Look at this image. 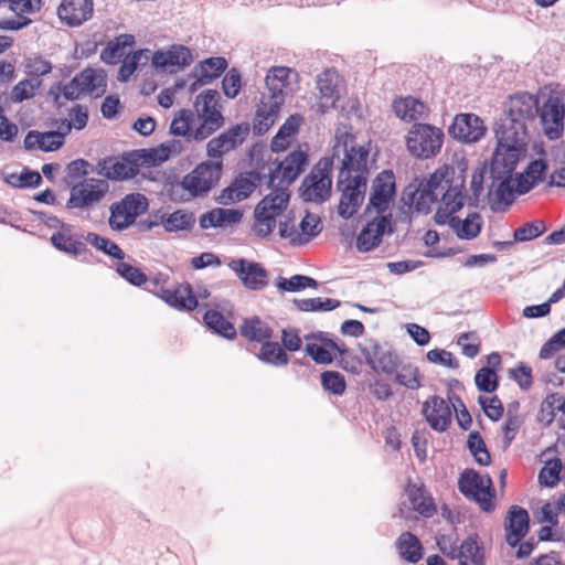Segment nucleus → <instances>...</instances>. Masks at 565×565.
Segmentation results:
<instances>
[{
	"instance_id": "obj_18",
	"label": "nucleus",
	"mask_w": 565,
	"mask_h": 565,
	"mask_svg": "<svg viewBox=\"0 0 565 565\" xmlns=\"http://www.w3.org/2000/svg\"><path fill=\"white\" fill-rule=\"evenodd\" d=\"M265 83L269 93L267 96L276 100L280 98L285 104L286 96L297 88L299 74L287 66H273L267 72Z\"/></svg>"
},
{
	"instance_id": "obj_40",
	"label": "nucleus",
	"mask_w": 565,
	"mask_h": 565,
	"mask_svg": "<svg viewBox=\"0 0 565 565\" xmlns=\"http://www.w3.org/2000/svg\"><path fill=\"white\" fill-rule=\"evenodd\" d=\"M136 39L132 34H120L113 41L108 42L105 50L102 52V60L107 64H115L122 57H126L128 51L135 45Z\"/></svg>"
},
{
	"instance_id": "obj_60",
	"label": "nucleus",
	"mask_w": 565,
	"mask_h": 565,
	"mask_svg": "<svg viewBox=\"0 0 565 565\" xmlns=\"http://www.w3.org/2000/svg\"><path fill=\"white\" fill-rule=\"evenodd\" d=\"M562 462L559 459H552L545 462L539 473V482L543 487L553 488L559 480L562 471Z\"/></svg>"
},
{
	"instance_id": "obj_14",
	"label": "nucleus",
	"mask_w": 565,
	"mask_h": 565,
	"mask_svg": "<svg viewBox=\"0 0 565 565\" xmlns=\"http://www.w3.org/2000/svg\"><path fill=\"white\" fill-rule=\"evenodd\" d=\"M109 185L106 180L88 178L74 184L66 202L67 209H88L98 204L108 193Z\"/></svg>"
},
{
	"instance_id": "obj_17",
	"label": "nucleus",
	"mask_w": 565,
	"mask_h": 565,
	"mask_svg": "<svg viewBox=\"0 0 565 565\" xmlns=\"http://www.w3.org/2000/svg\"><path fill=\"white\" fill-rule=\"evenodd\" d=\"M395 196V177L390 170H384L373 180L369 211H376L377 215H390V207Z\"/></svg>"
},
{
	"instance_id": "obj_35",
	"label": "nucleus",
	"mask_w": 565,
	"mask_h": 565,
	"mask_svg": "<svg viewBox=\"0 0 565 565\" xmlns=\"http://www.w3.org/2000/svg\"><path fill=\"white\" fill-rule=\"evenodd\" d=\"M302 122V116L298 114L290 115L274 136L271 150L274 152L285 151L297 136Z\"/></svg>"
},
{
	"instance_id": "obj_15",
	"label": "nucleus",
	"mask_w": 565,
	"mask_h": 565,
	"mask_svg": "<svg viewBox=\"0 0 565 565\" xmlns=\"http://www.w3.org/2000/svg\"><path fill=\"white\" fill-rule=\"evenodd\" d=\"M193 61L192 52L181 44H173L168 47L150 53L151 66L162 73L177 74L188 67Z\"/></svg>"
},
{
	"instance_id": "obj_37",
	"label": "nucleus",
	"mask_w": 565,
	"mask_h": 565,
	"mask_svg": "<svg viewBox=\"0 0 565 565\" xmlns=\"http://www.w3.org/2000/svg\"><path fill=\"white\" fill-rule=\"evenodd\" d=\"M51 242L58 250L74 256L83 254L86 249L85 243L75 237L73 227L66 224L61 225L51 236Z\"/></svg>"
},
{
	"instance_id": "obj_54",
	"label": "nucleus",
	"mask_w": 565,
	"mask_h": 565,
	"mask_svg": "<svg viewBox=\"0 0 565 565\" xmlns=\"http://www.w3.org/2000/svg\"><path fill=\"white\" fill-rule=\"evenodd\" d=\"M104 170L106 177L114 180L131 179L137 173L136 164L124 158L106 162Z\"/></svg>"
},
{
	"instance_id": "obj_16",
	"label": "nucleus",
	"mask_w": 565,
	"mask_h": 565,
	"mask_svg": "<svg viewBox=\"0 0 565 565\" xmlns=\"http://www.w3.org/2000/svg\"><path fill=\"white\" fill-rule=\"evenodd\" d=\"M366 179L361 177H339L338 188L341 191V198L338 206V213L344 218L353 216L361 206L365 191Z\"/></svg>"
},
{
	"instance_id": "obj_27",
	"label": "nucleus",
	"mask_w": 565,
	"mask_h": 565,
	"mask_svg": "<svg viewBox=\"0 0 565 565\" xmlns=\"http://www.w3.org/2000/svg\"><path fill=\"white\" fill-rule=\"evenodd\" d=\"M248 134V128L236 125L218 137L211 139L206 145V153L210 158H221L223 154L241 145Z\"/></svg>"
},
{
	"instance_id": "obj_11",
	"label": "nucleus",
	"mask_w": 565,
	"mask_h": 565,
	"mask_svg": "<svg viewBox=\"0 0 565 565\" xmlns=\"http://www.w3.org/2000/svg\"><path fill=\"white\" fill-rule=\"evenodd\" d=\"M459 489L463 495L473 499L483 511L490 512L494 509V491L489 476L466 470L459 479Z\"/></svg>"
},
{
	"instance_id": "obj_24",
	"label": "nucleus",
	"mask_w": 565,
	"mask_h": 565,
	"mask_svg": "<svg viewBox=\"0 0 565 565\" xmlns=\"http://www.w3.org/2000/svg\"><path fill=\"white\" fill-rule=\"evenodd\" d=\"M243 220V211L239 209L215 207L203 213L199 218L202 230L227 231L238 225Z\"/></svg>"
},
{
	"instance_id": "obj_8",
	"label": "nucleus",
	"mask_w": 565,
	"mask_h": 565,
	"mask_svg": "<svg viewBox=\"0 0 565 565\" xmlns=\"http://www.w3.org/2000/svg\"><path fill=\"white\" fill-rule=\"evenodd\" d=\"M332 159L322 158L303 179L300 196L307 202H323L331 192Z\"/></svg>"
},
{
	"instance_id": "obj_36",
	"label": "nucleus",
	"mask_w": 565,
	"mask_h": 565,
	"mask_svg": "<svg viewBox=\"0 0 565 565\" xmlns=\"http://www.w3.org/2000/svg\"><path fill=\"white\" fill-rule=\"evenodd\" d=\"M158 296L169 306L179 310H193L198 306L189 285H181L174 289L162 288Z\"/></svg>"
},
{
	"instance_id": "obj_25",
	"label": "nucleus",
	"mask_w": 565,
	"mask_h": 565,
	"mask_svg": "<svg viewBox=\"0 0 565 565\" xmlns=\"http://www.w3.org/2000/svg\"><path fill=\"white\" fill-rule=\"evenodd\" d=\"M282 106L284 103H281L280 98L276 100L263 95L255 109L253 119L254 132L257 135L266 134L276 124Z\"/></svg>"
},
{
	"instance_id": "obj_32",
	"label": "nucleus",
	"mask_w": 565,
	"mask_h": 565,
	"mask_svg": "<svg viewBox=\"0 0 565 565\" xmlns=\"http://www.w3.org/2000/svg\"><path fill=\"white\" fill-rule=\"evenodd\" d=\"M546 166L543 160H534L529 163L523 173L512 179L513 196L524 194L534 188L541 180Z\"/></svg>"
},
{
	"instance_id": "obj_1",
	"label": "nucleus",
	"mask_w": 565,
	"mask_h": 565,
	"mask_svg": "<svg viewBox=\"0 0 565 565\" xmlns=\"http://www.w3.org/2000/svg\"><path fill=\"white\" fill-rule=\"evenodd\" d=\"M440 196L435 221L445 225V221L460 211L466 202L465 184L455 177L449 166H441L428 177L423 178L411 193V202L419 212H428Z\"/></svg>"
},
{
	"instance_id": "obj_38",
	"label": "nucleus",
	"mask_w": 565,
	"mask_h": 565,
	"mask_svg": "<svg viewBox=\"0 0 565 565\" xmlns=\"http://www.w3.org/2000/svg\"><path fill=\"white\" fill-rule=\"evenodd\" d=\"M82 85L85 95L102 96L107 87L106 73L100 68H85L76 75V83Z\"/></svg>"
},
{
	"instance_id": "obj_43",
	"label": "nucleus",
	"mask_w": 565,
	"mask_h": 565,
	"mask_svg": "<svg viewBox=\"0 0 565 565\" xmlns=\"http://www.w3.org/2000/svg\"><path fill=\"white\" fill-rule=\"evenodd\" d=\"M406 493L413 509L423 516L429 518L436 512L431 497L422 487L408 484Z\"/></svg>"
},
{
	"instance_id": "obj_52",
	"label": "nucleus",
	"mask_w": 565,
	"mask_h": 565,
	"mask_svg": "<svg viewBox=\"0 0 565 565\" xmlns=\"http://www.w3.org/2000/svg\"><path fill=\"white\" fill-rule=\"evenodd\" d=\"M258 359L266 364L279 367L285 366L289 362L288 354L277 342H270L269 340L262 344L258 353Z\"/></svg>"
},
{
	"instance_id": "obj_22",
	"label": "nucleus",
	"mask_w": 565,
	"mask_h": 565,
	"mask_svg": "<svg viewBox=\"0 0 565 565\" xmlns=\"http://www.w3.org/2000/svg\"><path fill=\"white\" fill-rule=\"evenodd\" d=\"M228 267L238 276L247 289L260 290L267 285V271L258 263L238 258L232 259Z\"/></svg>"
},
{
	"instance_id": "obj_39",
	"label": "nucleus",
	"mask_w": 565,
	"mask_h": 565,
	"mask_svg": "<svg viewBox=\"0 0 565 565\" xmlns=\"http://www.w3.org/2000/svg\"><path fill=\"white\" fill-rule=\"evenodd\" d=\"M367 363L377 373L393 374L398 366L397 356L382 345H374L367 355Z\"/></svg>"
},
{
	"instance_id": "obj_53",
	"label": "nucleus",
	"mask_w": 565,
	"mask_h": 565,
	"mask_svg": "<svg viewBox=\"0 0 565 565\" xmlns=\"http://www.w3.org/2000/svg\"><path fill=\"white\" fill-rule=\"evenodd\" d=\"M242 334L252 341L264 343L271 338V329L259 318H252L244 321L241 327Z\"/></svg>"
},
{
	"instance_id": "obj_6",
	"label": "nucleus",
	"mask_w": 565,
	"mask_h": 565,
	"mask_svg": "<svg viewBox=\"0 0 565 565\" xmlns=\"http://www.w3.org/2000/svg\"><path fill=\"white\" fill-rule=\"evenodd\" d=\"M404 141L412 157L427 160L440 153L445 134L441 128L430 124H414L406 132Z\"/></svg>"
},
{
	"instance_id": "obj_2",
	"label": "nucleus",
	"mask_w": 565,
	"mask_h": 565,
	"mask_svg": "<svg viewBox=\"0 0 565 565\" xmlns=\"http://www.w3.org/2000/svg\"><path fill=\"white\" fill-rule=\"evenodd\" d=\"M497 145L490 161V173L493 179L489 195L500 203L513 201L512 173L527 152L529 138L514 136L493 129Z\"/></svg>"
},
{
	"instance_id": "obj_44",
	"label": "nucleus",
	"mask_w": 565,
	"mask_h": 565,
	"mask_svg": "<svg viewBox=\"0 0 565 565\" xmlns=\"http://www.w3.org/2000/svg\"><path fill=\"white\" fill-rule=\"evenodd\" d=\"M194 216L186 210H177L170 214L160 216V225L169 232L177 233L181 231H190L194 225Z\"/></svg>"
},
{
	"instance_id": "obj_58",
	"label": "nucleus",
	"mask_w": 565,
	"mask_h": 565,
	"mask_svg": "<svg viewBox=\"0 0 565 565\" xmlns=\"http://www.w3.org/2000/svg\"><path fill=\"white\" fill-rule=\"evenodd\" d=\"M85 241L96 247L97 249L104 252L105 254L116 258V259H124V252L122 249L114 242L109 241L106 237L99 236L95 233H88L85 236Z\"/></svg>"
},
{
	"instance_id": "obj_55",
	"label": "nucleus",
	"mask_w": 565,
	"mask_h": 565,
	"mask_svg": "<svg viewBox=\"0 0 565 565\" xmlns=\"http://www.w3.org/2000/svg\"><path fill=\"white\" fill-rule=\"evenodd\" d=\"M204 321L210 329L226 339H233L236 335L234 326L217 311H207Z\"/></svg>"
},
{
	"instance_id": "obj_26",
	"label": "nucleus",
	"mask_w": 565,
	"mask_h": 565,
	"mask_svg": "<svg viewBox=\"0 0 565 565\" xmlns=\"http://www.w3.org/2000/svg\"><path fill=\"white\" fill-rule=\"evenodd\" d=\"M306 353L319 364H330L338 354H343L347 350L342 349L333 340L321 334L306 337Z\"/></svg>"
},
{
	"instance_id": "obj_61",
	"label": "nucleus",
	"mask_w": 565,
	"mask_h": 565,
	"mask_svg": "<svg viewBox=\"0 0 565 565\" xmlns=\"http://www.w3.org/2000/svg\"><path fill=\"white\" fill-rule=\"evenodd\" d=\"M301 311H331L339 307L340 302L331 298H308L296 301Z\"/></svg>"
},
{
	"instance_id": "obj_7",
	"label": "nucleus",
	"mask_w": 565,
	"mask_h": 565,
	"mask_svg": "<svg viewBox=\"0 0 565 565\" xmlns=\"http://www.w3.org/2000/svg\"><path fill=\"white\" fill-rule=\"evenodd\" d=\"M198 126L194 128L193 140H204L224 125L218 93L206 89L200 93L194 102Z\"/></svg>"
},
{
	"instance_id": "obj_41",
	"label": "nucleus",
	"mask_w": 565,
	"mask_h": 565,
	"mask_svg": "<svg viewBox=\"0 0 565 565\" xmlns=\"http://www.w3.org/2000/svg\"><path fill=\"white\" fill-rule=\"evenodd\" d=\"M1 175L8 185L19 189L34 188L42 181L39 172L28 169L18 170L7 167L2 170Z\"/></svg>"
},
{
	"instance_id": "obj_29",
	"label": "nucleus",
	"mask_w": 565,
	"mask_h": 565,
	"mask_svg": "<svg viewBox=\"0 0 565 565\" xmlns=\"http://www.w3.org/2000/svg\"><path fill=\"white\" fill-rule=\"evenodd\" d=\"M60 19L71 26L81 25L93 14L92 0H63L57 9Z\"/></svg>"
},
{
	"instance_id": "obj_23",
	"label": "nucleus",
	"mask_w": 565,
	"mask_h": 565,
	"mask_svg": "<svg viewBox=\"0 0 565 565\" xmlns=\"http://www.w3.org/2000/svg\"><path fill=\"white\" fill-rule=\"evenodd\" d=\"M390 215H376L360 232L356 238V248L366 253L382 242L383 235L391 232Z\"/></svg>"
},
{
	"instance_id": "obj_57",
	"label": "nucleus",
	"mask_w": 565,
	"mask_h": 565,
	"mask_svg": "<svg viewBox=\"0 0 565 565\" xmlns=\"http://www.w3.org/2000/svg\"><path fill=\"white\" fill-rule=\"evenodd\" d=\"M562 395L553 393L547 395L541 404L540 418L546 424H551L554 419L558 420L561 416Z\"/></svg>"
},
{
	"instance_id": "obj_59",
	"label": "nucleus",
	"mask_w": 565,
	"mask_h": 565,
	"mask_svg": "<svg viewBox=\"0 0 565 565\" xmlns=\"http://www.w3.org/2000/svg\"><path fill=\"white\" fill-rule=\"evenodd\" d=\"M468 448L473 456L475 460L481 466H489L491 462V456L487 449V446L479 435V433H471L468 437Z\"/></svg>"
},
{
	"instance_id": "obj_12",
	"label": "nucleus",
	"mask_w": 565,
	"mask_h": 565,
	"mask_svg": "<svg viewBox=\"0 0 565 565\" xmlns=\"http://www.w3.org/2000/svg\"><path fill=\"white\" fill-rule=\"evenodd\" d=\"M221 173V162H202L183 177L181 186L192 198L203 196L217 183Z\"/></svg>"
},
{
	"instance_id": "obj_20",
	"label": "nucleus",
	"mask_w": 565,
	"mask_h": 565,
	"mask_svg": "<svg viewBox=\"0 0 565 565\" xmlns=\"http://www.w3.org/2000/svg\"><path fill=\"white\" fill-rule=\"evenodd\" d=\"M487 132L483 120L476 114L462 113L455 116L449 128L450 136L463 143H476Z\"/></svg>"
},
{
	"instance_id": "obj_5",
	"label": "nucleus",
	"mask_w": 565,
	"mask_h": 565,
	"mask_svg": "<svg viewBox=\"0 0 565 565\" xmlns=\"http://www.w3.org/2000/svg\"><path fill=\"white\" fill-rule=\"evenodd\" d=\"M539 110L536 97L529 93H520L510 97L504 114L495 125V129L527 137V124Z\"/></svg>"
},
{
	"instance_id": "obj_48",
	"label": "nucleus",
	"mask_w": 565,
	"mask_h": 565,
	"mask_svg": "<svg viewBox=\"0 0 565 565\" xmlns=\"http://www.w3.org/2000/svg\"><path fill=\"white\" fill-rule=\"evenodd\" d=\"M397 550L401 556L411 563H416L423 557V547L419 540L409 532L399 535Z\"/></svg>"
},
{
	"instance_id": "obj_30",
	"label": "nucleus",
	"mask_w": 565,
	"mask_h": 565,
	"mask_svg": "<svg viewBox=\"0 0 565 565\" xmlns=\"http://www.w3.org/2000/svg\"><path fill=\"white\" fill-rule=\"evenodd\" d=\"M392 110L398 119L405 122L418 121L425 119L428 115L427 105L412 96L394 99Z\"/></svg>"
},
{
	"instance_id": "obj_49",
	"label": "nucleus",
	"mask_w": 565,
	"mask_h": 565,
	"mask_svg": "<svg viewBox=\"0 0 565 565\" xmlns=\"http://www.w3.org/2000/svg\"><path fill=\"white\" fill-rule=\"evenodd\" d=\"M88 121L87 107L74 105L67 111V117L57 125L58 129L66 136L72 129L82 130Z\"/></svg>"
},
{
	"instance_id": "obj_4",
	"label": "nucleus",
	"mask_w": 565,
	"mask_h": 565,
	"mask_svg": "<svg viewBox=\"0 0 565 565\" xmlns=\"http://www.w3.org/2000/svg\"><path fill=\"white\" fill-rule=\"evenodd\" d=\"M371 149L370 140L358 141L352 126L338 124L331 141V159L341 163L339 177L367 180Z\"/></svg>"
},
{
	"instance_id": "obj_62",
	"label": "nucleus",
	"mask_w": 565,
	"mask_h": 565,
	"mask_svg": "<svg viewBox=\"0 0 565 565\" xmlns=\"http://www.w3.org/2000/svg\"><path fill=\"white\" fill-rule=\"evenodd\" d=\"M317 281L308 276L295 275L290 278H279L277 287L281 290L294 292L306 288H316Z\"/></svg>"
},
{
	"instance_id": "obj_34",
	"label": "nucleus",
	"mask_w": 565,
	"mask_h": 565,
	"mask_svg": "<svg viewBox=\"0 0 565 565\" xmlns=\"http://www.w3.org/2000/svg\"><path fill=\"white\" fill-rule=\"evenodd\" d=\"M482 217L478 213L468 214L465 218L452 215L445 221L460 239H472L477 237L482 228Z\"/></svg>"
},
{
	"instance_id": "obj_31",
	"label": "nucleus",
	"mask_w": 565,
	"mask_h": 565,
	"mask_svg": "<svg viewBox=\"0 0 565 565\" xmlns=\"http://www.w3.org/2000/svg\"><path fill=\"white\" fill-rule=\"evenodd\" d=\"M529 530V514L520 507H512L507 520V542L514 547Z\"/></svg>"
},
{
	"instance_id": "obj_28",
	"label": "nucleus",
	"mask_w": 565,
	"mask_h": 565,
	"mask_svg": "<svg viewBox=\"0 0 565 565\" xmlns=\"http://www.w3.org/2000/svg\"><path fill=\"white\" fill-rule=\"evenodd\" d=\"M422 412L429 426L436 431H445L451 423V409L439 396H433L424 402Z\"/></svg>"
},
{
	"instance_id": "obj_10",
	"label": "nucleus",
	"mask_w": 565,
	"mask_h": 565,
	"mask_svg": "<svg viewBox=\"0 0 565 565\" xmlns=\"http://www.w3.org/2000/svg\"><path fill=\"white\" fill-rule=\"evenodd\" d=\"M316 87L318 95L312 109L317 114L322 115L338 107L344 92V82L335 70L329 68L320 73L316 78Z\"/></svg>"
},
{
	"instance_id": "obj_50",
	"label": "nucleus",
	"mask_w": 565,
	"mask_h": 565,
	"mask_svg": "<svg viewBox=\"0 0 565 565\" xmlns=\"http://www.w3.org/2000/svg\"><path fill=\"white\" fill-rule=\"evenodd\" d=\"M194 115L190 109H181L177 111L170 125V132L173 136L188 137L193 139Z\"/></svg>"
},
{
	"instance_id": "obj_13",
	"label": "nucleus",
	"mask_w": 565,
	"mask_h": 565,
	"mask_svg": "<svg viewBox=\"0 0 565 565\" xmlns=\"http://www.w3.org/2000/svg\"><path fill=\"white\" fill-rule=\"evenodd\" d=\"M565 90L552 92L540 110V119L545 136L558 139L564 131Z\"/></svg>"
},
{
	"instance_id": "obj_33",
	"label": "nucleus",
	"mask_w": 565,
	"mask_h": 565,
	"mask_svg": "<svg viewBox=\"0 0 565 565\" xmlns=\"http://www.w3.org/2000/svg\"><path fill=\"white\" fill-rule=\"evenodd\" d=\"M64 138L58 128L49 132L30 131L24 138V147L28 150L55 151L64 143Z\"/></svg>"
},
{
	"instance_id": "obj_3",
	"label": "nucleus",
	"mask_w": 565,
	"mask_h": 565,
	"mask_svg": "<svg viewBox=\"0 0 565 565\" xmlns=\"http://www.w3.org/2000/svg\"><path fill=\"white\" fill-rule=\"evenodd\" d=\"M290 192L284 186L271 189L255 206L253 211L252 233L266 241L276 237L284 241L282 230L288 225Z\"/></svg>"
},
{
	"instance_id": "obj_9",
	"label": "nucleus",
	"mask_w": 565,
	"mask_h": 565,
	"mask_svg": "<svg viewBox=\"0 0 565 565\" xmlns=\"http://www.w3.org/2000/svg\"><path fill=\"white\" fill-rule=\"evenodd\" d=\"M149 207L148 199L141 193H130L120 201L110 205V216L108 220L113 231L121 232L130 227L139 215L147 212Z\"/></svg>"
},
{
	"instance_id": "obj_56",
	"label": "nucleus",
	"mask_w": 565,
	"mask_h": 565,
	"mask_svg": "<svg viewBox=\"0 0 565 565\" xmlns=\"http://www.w3.org/2000/svg\"><path fill=\"white\" fill-rule=\"evenodd\" d=\"M396 382L408 390H418L422 386V375L418 367L407 364L396 371Z\"/></svg>"
},
{
	"instance_id": "obj_51",
	"label": "nucleus",
	"mask_w": 565,
	"mask_h": 565,
	"mask_svg": "<svg viewBox=\"0 0 565 565\" xmlns=\"http://www.w3.org/2000/svg\"><path fill=\"white\" fill-rule=\"evenodd\" d=\"M226 68V61L223 57H210L195 67V74L200 82L207 84L218 77Z\"/></svg>"
},
{
	"instance_id": "obj_46",
	"label": "nucleus",
	"mask_w": 565,
	"mask_h": 565,
	"mask_svg": "<svg viewBox=\"0 0 565 565\" xmlns=\"http://www.w3.org/2000/svg\"><path fill=\"white\" fill-rule=\"evenodd\" d=\"M459 565H484V556L477 537H468L459 546L456 556Z\"/></svg>"
},
{
	"instance_id": "obj_42",
	"label": "nucleus",
	"mask_w": 565,
	"mask_h": 565,
	"mask_svg": "<svg viewBox=\"0 0 565 565\" xmlns=\"http://www.w3.org/2000/svg\"><path fill=\"white\" fill-rule=\"evenodd\" d=\"M255 190V183L248 178H238L218 195L223 205L233 204L247 199Z\"/></svg>"
},
{
	"instance_id": "obj_63",
	"label": "nucleus",
	"mask_w": 565,
	"mask_h": 565,
	"mask_svg": "<svg viewBox=\"0 0 565 565\" xmlns=\"http://www.w3.org/2000/svg\"><path fill=\"white\" fill-rule=\"evenodd\" d=\"M39 85L40 83H35L33 79L20 81L11 90V100L14 103H21L25 99L32 98L35 95Z\"/></svg>"
},
{
	"instance_id": "obj_19",
	"label": "nucleus",
	"mask_w": 565,
	"mask_h": 565,
	"mask_svg": "<svg viewBox=\"0 0 565 565\" xmlns=\"http://www.w3.org/2000/svg\"><path fill=\"white\" fill-rule=\"evenodd\" d=\"M322 230L321 220L318 215L307 213L298 225L290 215L288 225L282 230L284 241L292 246H302L318 236Z\"/></svg>"
},
{
	"instance_id": "obj_64",
	"label": "nucleus",
	"mask_w": 565,
	"mask_h": 565,
	"mask_svg": "<svg viewBox=\"0 0 565 565\" xmlns=\"http://www.w3.org/2000/svg\"><path fill=\"white\" fill-rule=\"evenodd\" d=\"M322 386L326 391L342 395L345 391L344 377L339 372L327 371L321 374Z\"/></svg>"
},
{
	"instance_id": "obj_47",
	"label": "nucleus",
	"mask_w": 565,
	"mask_h": 565,
	"mask_svg": "<svg viewBox=\"0 0 565 565\" xmlns=\"http://www.w3.org/2000/svg\"><path fill=\"white\" fill-rule=\"evenodd\" d=\"M150 61V50L143 49L127 55L118 71V81L128 82L138 70L139 65H146Z\"/></svg>"
},
{
	"instance_id": "obj_45",
	"label": "nucleus",
	"mask_w": 565,
	"mask_h": 565,
	"mask_svg": "<svg viewBox=\"0 0 565 565\" xmlns=\"http://www.w3.org/2000/svg\"><path fill=\"white\" fill-rule=\"evenodd\" d=\"M182 151V141L170 139L158 147L145 150V158L152 164H159L169 160L171 157L180 154Z\"/></svg>"
},
{
	"instance_id": "obj_21",
	"label": "nucleus",
	"mask_w": 565,
	"mask_h": 565,
	"mask_svg": "<svg viewBox=\"0 0 565 565\" xmlns=\"http://www.w3.org/2000/svg\"><path fill=\"white\" fill-rule=\"evenodd\" d=\"M307 153L300 149L289 153L285 160L273 171L270 177V184L274 186H288L299 177L307 164Z\"/></svg>"
}]
</instances>
